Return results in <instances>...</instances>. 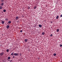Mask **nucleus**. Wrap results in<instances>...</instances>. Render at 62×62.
I'll return each instance as SVG.
<instances>
[{
  "mask_svg": "<svg viewBox=\"0 0 62 62\" xmlns=\"http://www.w3.org/2000/svg\"><path fill=\"white\" fill-rule=\"evenodd\" d=\"M15 57V56H13V58H14Z\"/></svg>",
  "mask_w": 62,
  "mask_h": 62,
  "instance_id": "nucleus-28",
  "label": "nucleus"
},
{
  "mask_svg": "<svg viewBox=\"0 0 62 62\" xmlns=\"http://www.w3.org/2000/svg\"><path fill=\"white\" fill-rule=\"evenodd\" d=\"M50 36L51 37H52V36H53V34H51V35H50Z\"/></svg>",
  "mask_w": 62,
  "mask_h": 62,
  "instance_id": "nucleus-21",
  "label": "nucleus"
},
{
  "mask_svg": "<svg viewBox=\"0 0 62 62\" xmlns=\"http://www.w3.org/2000/svg\"><path fill=\"white\" fill-rule=\"evenodd\" d=\"M7 29H9V25H7L6 26Z\"/></svg>",
  "mask_w": 62,
  "mask_h": 62,
  "instance_id": "nucleus-2",
  "label": "nucleus"
},
{
  "mask_svg": "<svg viewBox=\"0 0 62 62\" xmlns=\"http://www.w3.org/2000/svg\"><path fill=\"white\" fill-rule=\"evenodd\" d=\"M4 52H2L1 53H0V56H3V55H4Z\"/></svg>",
  "mask_w": 62,
  "mask_h": 62,
  "instance_id": "nucleus-1",
  "label": "nucleus"
},
{
  "mask_svg": "<svg viewBox=\"0 0 62 62\" xmlns=\"http://www.w3.org/2000/svg\"><path fill=\"white\" fill-rule=\"evenodd\" d=\"M8 59H10V57H8Z\"/></svg>",
  "mask_w": 62,
  "mask_h": 62,
  "instance_id": "nucleus-16",
  "label": "nucleus"
},
{
  "mask_svg": "<svg viewBox=\"0 0 62 62\" xmlns=\"http://www.w3.org/2000/svg\"><path fill=\"white\" fill-rule=\"evenodd\" d=\"M19 18V17L18 16H17L16 17V20H17Z\"/></svg>",
  "mask_w": 62,
  "mask_h": 62,
  "instance_id": "nucleus-10",
  "label": "nucleus"
},
{
  "mask_svg": "<svg viewBox=\"0 0 62 62\" xmlns=\"http://www.w3.org/2000/svg\"><path fill=\"white\" fill-rule=\"evenodd\" d=\"M8 51H9V50H8V49H7V52H8Z\"/></svg>",
  "mask_w": 62,
  "mask_h": 62,
  "instance_id": "nucleus-18",
  "label": "nucleus"
},
{
  "mask_svg": "<svg viewBox=\"0 0 62 62\" xmlns=\"http://www.w3.org/2000/svg\"><path fill=\"white\" fill-rule=\"evenodd\" d=\"M3 12H6V10L5 9L4 10Z\"/></svg>",
  "mask_w": 62,
  "mask_h": 62,
  "instance_id": "nucleus-15",
  "label": "nucleus"
},
{
  "mask_svg": "<svg viewBox=\"0 0 62 62\" xmlns=\"http://www.w3.org/2000/svg\"><path fill=\"white\" fill-rule=\"evenodd\" d=\"M1 1L2 2H3L4 1V0H1Z\"/></svg>",
  "mask_w": 62,
  "mask_h": 62,
  "instance_id": "nucleus-20",
  "label": "nucleus"
},
{
  "mask_svg": "<svg viewBox=\"0 0 62 62\" xmlns=\"http://www.w3.org/2000/svg\"><path fill=\"white\" fill-rule=\"evenodd\" d=\"M59 18V16H57L56 17V19H58Z\"/></svg>",
  "mask_w": 62,
  "mask_h": 62,
  "instance_id": "nucleus-8",
  "label": "nucleus"
},
{
  "mask_svg": "<svg viewBox=\"0 0 62 62\" xmlns=\"http://www.w3.org/2000/svg\"><path fill=\"white\" fill-rule=\"evenodd\" d=\"M11 23V21H9L8 22V23Z\"/></svg>",
  "mask_w": 62,
  "mask_h": 62,
  "instance_id": "nucleus-12",
  "label": "nucleus"
},
{
  "mask_svg": "<svg viewBox=\"0 0 62 62\" xmlns=\"http://www.w3.org/2000/svg\"><path fill=\"white\" fill-rule=\"evenodd\" d=\"M42 34L43 35H44V34H45V33L44 32H43L42 33Z\"/></svg>",
  "mask_w": 62,
  "mask_h": 62,
  "instance_id": "nucleus-5",
  "label": "nucleus"
},
{
  "mask_svg": "<svg viewBox=\"0 0 62 62\" xmlns=\"http://www.w3.org/2000/svg\"><path fill=\"white\" fill-rule=\"evenodd\" d=\"M39 27H42V25L41 24H39Z\"/></svg>",
  "mask_w": 62,
  "mask_h": 62,
  "instance_id": "nucleus-4",
  "label": "nucleus"
},
{
  "mask_svg": "<svg viewBox=\"0 0 62 62\" xmlns=\"http://www.w3.org/2000/svg\"><path fill=\"white\" fill-rule=\"evenodd\" d=\"M36 8V7H34V9H35Z\"/></svg>",
  "mask_w": 62,
  "mask_h": 62,
  "instance_id": "nucleus-24",
  "label": "nucleus"
},
{
  "mask_svg": "<svg viewBox=\"0 0 62 62\" xmlns=\"http://www.w3.org/2000/svg\"><path fill=\"white\" fill-rule=\"evenodd\" d=\"M60 17H62V14L61 15Z\"/></svg>",
  "mask_w": 62,
  "mask_h": 62,
  "instance_id": "nucleus-23",
  "label": "nucleus"
},
{
  "mask_svg": "<svg viewBox=\"0 0 62 62\" xmlns=\"http://www.w3.org/2000/svg\"><path fill=\"white\" fill-rule=\"evenodd\" d=\"M14 55H16V53H15L14 54Z\"/></svg>",
  "mask_w": 62,
  "mask_h": 62,
  "instance_id": "nucleus-27",
  "label": "nucleus"
},
{
  "mask_svg": "<svg viewBox=\"0 0 62 62\" xmlns=\"http://www.w3.org/2000/svg\"><path fill=\"white\" fill-rule=\"evenodd\" d=\"M57 32H59V29H58L57 30Z\"/></svg>",
  "mask_w": 62,
  "mask_h": 62,
  "instance_id": "nucleus-14",
  "label": "nucleus"
},
{
  "mask_svg": "<svg viewBox=\"0 0 62 62\" xmlns=\"http://www.w3.org/2000/svg\"><path fill=\"white\" fill-rule=\"evenodd\" d=\"M54 56H56V54L55 53H54Z\"/></svg>",
  "mask_w": 62,
  "mask_h": 62,
  "instance_id": "nucleus-13",
  "label": "nucleus"
},
{
  "mask_svg": "<svg viewBox=\"0 0 62 62\" xmlns=\"http://www.w3.org/2000/svg\"><path fill=\"white\" fill-rule=\"evenodd\" d=\"M19 55V53H16V55H17V56H18V55Z\"/></svg>",
  "mask_w": 62,
  "mask_h": 62,
  "instance_id": "nucleus-11",
  "label": "nucleus"
},
{
  "mask_svg": "<svg viewBox=\"0 0 62 62\" xmlns=\"http://www.w3.org/2000/svg\"><path fill=\"white\" fill-rule=\"evenodd\" d=\"M60 47H62V45H61L60 46Z\"/></svg>",
  "mask_w": 62,
  "mask_h": 62,
  "instance_id": "nucleus-25",
  "label": "nucleus"
},
{
  "mask_svg": "<svg viewBox=\"0 0 62 62\" xmlns=\"http://www.w3.org/2000/svg\"><path fill=\"white\" fill-rule=\"evenodd\" d=\"M20 32H23V31H22V30H21L20 31Z\"/></svg>",
  "mask_w": 62,
  "mask_h": 62,
  "instance_id": "nucleus-22",
  "label": "nucleus"
},
{
  "mask_svg": "<svg viewBox=\"0 0 62 62\" xmlns=\"http://www.w3.org/2000/svg\"><path fill=\"white\" fill-rule=\"evenodd\" d=\"M27 40H28V39H25V42H26L27 41Z\"/></svg>",
  "mask_w": 62,
  "mask_h": 62,
  "instance_id": "nucleus-6",
  "label": "nucleus"
},
{
  "mask_svg": "<svg viewBox=\"0 0 62 62\" xmlns=\"http://www.w3.org/2000/svg\"><path fill=\"white\" fill-rule=\"evenodd\" d=\"M5 19L6 20V21H8V19L6 18Z\"/></svg>",
  "mask_w": 62,
  "mask_h": 62,
  "instance_id": "nucleus-19",
  "label": "nucleus"
},
{
  "mask_svg": "<svg viewBox=\"0 0 62 62\" xmlns=\"http://www.w3.org/2000/svg\"><path fill=\"white\" fill-rule=\"evenodd\" d=\"M2 8V6H0V9H1Z\"/></svg>",
  "mask_w": 62,
  "mask_h": 62,
  "instance_id": "nucleus-9",
  "label": "nucleus"
},
{
  "mask_svg": "<svg viewBox=\"0 0 62 62\" xmlns=\"http://www.w3.org/2000/svg\"><path fill=\"white\" fill-rule=\"evenodd\" d=\"M4 3H1L0 5L1 6H2L4 5Z\"/></svg>",
  "mask_w": 62,
  "mask_h": 62,
  "instance_id": "nucleus-3",
  "label": "nucleus"
},
{
  "mask_svg": "<svg viewBox=\"0 0 62 62\" xmlns=\"http://www.w3.org/2000/svg\"><path fill=\"white\" fill-rule=\"evenodd\" d=\"M30 8V7H29L28 8V9H29Z\"/></svg>",
  "mask_w": 62,
  "mask_h": 62,
  "instance_id": "nucleus-29",
  "label": "nucleus"
},
{
  "mask_svg": "<svg viewBox=\"0 0 62 62\" xmlns=\"http://www.w3.org/2000/svg\"><path fill=\"white\" fill-rule=\"evenodd\" d=\"M1 23L2 24H4V23H5V22H4V21H2L1 22Z\"/></svg>",
  "mask_w": 62,
  "mask_h": 62,
  "instance_id": "nucleus-7",
  "label": "nucleus"
},
{
  "mask_svg": "<svg viewBox=\"0 0 62 62\" xmlns=\"http://www.w3.org/2000/svg\"><path fill=\"white\" fill-rule=\"evenodd\" d=\"M13 53H12L11 54V55H13Z\"/></svg>",
  "mask_w": 62,
  "mask_h": 62,
  "instance_id": "nucleus-17",
  "label": "nucleus"
},
{
  "mask_svg": "<svg viewBox=\"0 0 62 62\" xmlns=\"http://www.w3.org/2000/svg\"><path fill=\"white\" fill-rule=\"evenodd\" d=\"M10 61V62H12V60H11V61Z\"/></svg>",
  "mask_w": 62,
  "mask_h": 62,
  "instance_id": "nucleus-26",
  "label": "nucleus"
},
{
  "mask_svg": "<svg viewBox=\"0 0 62 62\" xmlns=\"http://www.w3.org/2000/svg\"><path fill=\"white\" fill-rule=\"evenodd\" d=\"M51 23H53V22H51Z\"/></svg>",
  "mask_w": 62,
  "mask_h": 62,
  "instance_id": "nucleus-30",
  "label": "nucleus"
}]
</instances>
